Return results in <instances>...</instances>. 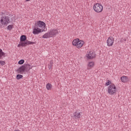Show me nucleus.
<instances>
[{
  "instance_id": "7ed1b4c3",
  "label": "nucleus",
  "mask_w": 131,
  "mask_h": 131,
  "mask_svg": "<svg viewBox=\"0 0 131 131\" xmlns=\"http://www.w3.org/2000/svg\"><path fill=\"white\" fill-rule=\"evenodd\" d=\"M1 25H0V28H3L5 27L4 25H5V26H8V23H10L11 21H10V17L9 16H3L1 17V19L0 20Z\"/></svg>"
},
{
  "instance_id": "9b49d317",
  "label": "nucleus",
  "mask_w": 131,
  "mask_h": 131,
  "mask_svg": "<svg viewBox=\"0 0 131 131\" xmlns=\"http://www.w3.org/2000/svg\"><path fill=\"white\" fill-rule=\"evenodd\" d=\"M81 117V115L80 114V113L78 112H75L74 113V118L75 119H79Z\"/></svg>"
},
{
  "instance_id": "0eeeda50",
  "label": "nucleus",
  "mask_w": 131,
  "mask_h": 131,
  "mask_svg": "<svg viewBox=\"0 0 131 131\" xmlns=\"http://www.w3.org/2000/svg\"><path fill=\"white\" fill-rule=\"evenodd\" d=\"M106 43L108 47H112V46H113V43H114V38L110 37L106 41Z\"/></svg>"
},
{
  "instance_id": "f257e3e1",
  "label": "nucleus",
  "mask_w": 131,
  "mask_h": 131,
  "mask_svg": "<svg viewBox=\"0 0 131 131\" xmlns=\"http://www.w3.org/2000/svg\"><path fill=\"white\" fill-rule=\"evenodd\" d=\"M34 44H35V42L28 41V40H27V37L26 35H23L20 36V41L19 44L17 45V47L18 48H20V47L24 48L25 47H27V46H29V45Z\"/></svg>"
},
{
  "instance_id": "ddd939ff",
  "label": "nucleus",
  "mask_w": 131,
  "mask_h": 131,
  "mask_svg": "<svg viewBox=\"0 0 131 131\" xmlns=\"http://www.w3.org/2000/svg\"><path fill=\"white\" fill-rule=\"evenodd\" d=\"M121 80L122 82H124V83H125L126 82H127L128 81V77H127V76H122L121 77Z\"/></svg>"
},
{
  "instance_id": "2eb2a0df",
  "label": "nucleus",
  "mask_w": 131,
  "mask_h": 131,
  "mask_svg": "<svg viewBox=\"0 0 131 131\" xmlns=\"http://www.w3.org/2000/svg\"><path fill=\"white\" fill-rule=\"evenodd\" d=\"M94 65H95V63L93 61L89 62L88 64V68H87L88 70H90L91 68H93Z\"/></svg>"
},
{
  "instance_id": "5701e85b",
  "label": "nucleus",
  "mask_w": 131,
  "mask_h": 131,
  "mask_svg": "<svg viewBox=\"0 0 131 131\" xmlns=\"http://www.w3.org/2000/svg\"><path fill=\"white\" fill-rule=\"evenodd\" d=\"M110 84H111V81H110V80H108L107 82L106 83V85L108 86Z\"/></svg>"
},
{
  "instance_id": "412c9836",
  "label": "nucleus",
  "mask_w": 131,
  "mask_h": 131,
  "mask_svg": "<svg viewBox=\"0 0 131 131\" xmlns=\"http://www.w3.org/2000/svg\"><path fill=\"white\" fill-rule=\"evenodd\" d=\"M24 62H25L24 59H21L18 62V64H19V65H22V64H24Z\"/></svg>"
},
{
  "instance_id": "4be33fe9",
  "label": "nucleus",
  "mask_w": 131,
  "mask_h": 131,
  "mask_svg": "<svg viewBox=\"0 0 131 131\" xmlns=\"http://www.w3.org/2000/svg\"><path fill=\"white\" fill-rule=\"evenodd\" d=\"M6 64V62L4 61H0V65L4 66Z\"/></svg>"
},
{
  "instance_id": "a211bd4d",
  "label": "nucleus",
  "mask_w": 131,
  "mask_h": 131,
  "mask_svg": "<svg viewBox=\"0 0 131 131\" xmlns=\"http://www.w3.org/2000/svg\"><path fill=\"white\" fill-rule=\"evenodd\" d=\"M46 89L50 91V90H51V89H52V84H50V83H47L46 85Z\"/></svg>"
},
{
  "instance_id": "a878e982",
  "label": "nucleus",
  "mask_w": 131,
  "mask_h": 131,
  "mask_svg": "<svg viewBox=\"0 0 131 131\" xmlns=\"http://www.w3.org/2000/svg\"><path fill=\"white\" fill-rule=\"evenodd\" d=\"M52 66L49 65V69H51V68H52Z\"/></svg>"
},
{
  "instance_id": "aec40b11",
  "label": "nucleus",
  "mask_w": 131,
  "mask_h": 131,
  "mask_svg": "<svg viewBox=\"0 0 131 131\" xmlns=\"http://www.w3.org/2000/svg\"><path fill=\"white\" fill-rule=\"evenodd\" d=\"M21 78H23V75L20 74H17L16 75V79L19 80V79H21Z\"/></svg>"
},
{
  "instance_id": "6ab92c4d",
  "label": "nucleus",
  "mask_w": 131,
  "mask_h": 131,
  "mask_svg": "<svg viewBox=\"0 0 131 131\" xmlns=\"http://www.w3.org/2000/svg\"><path fill=\"white\" fill-rule=\"evenodd\" d=\"M13 25H10L9 26H8L7 29V30H9V31H11V30H12V29H13Z\"/></svg>"
},
{
  "instance_id": "f3484780",
  "label": "nucleus",
  "mask_w": 131,
  "mask_h": 131,
  "mask_svg": "<svg viewBox=\"0 0 131 131\" xmlns=\"http://www.w3.org/2000/svg\"><path fill=\"white\" fill-rule=\"evenodd\" d=\"M5 54L3 52V50L0 49V59L5 58Z\"/></svg>"
},
{
  "instance_id": "f8f14e48",
  "label": "nucleus",
  "mask_w": 131,
  "mask_h": 131,
  "mask_svg": "<svg viewBox=\"0 0 131 131\" xmlns=\"http://www.w3.org/2000/svg\"><path fill=\"white\" fill-rule=\"evenodd\" d=\"M26 71H29L30 69H32L33 66H30L29 64H24Z\"/></svg>"
},
{
  "instance_id": "f03ea898",
  "label": "nucleus",
  "mask_w": 131,
  "mask_h": 131,
  "mask_svg": "<svg viewBox=\"0 0 131 131\" xmlns=\"http://www.w3.org/2000/svg\"><path fill=\"white\" fill-rule=\"evenodd\" d=\"M59 33L58 30L57 29H52L50 30L49 32L45 33L42 36V38H50V37H53V36H56L57 34Z\"/></svg>"
},
{
  "instance_id": "bb28decb",
  "label": "nucleus",
  "mask_w": 131,
  "mask_h": 131,
  "mask_svg": "<svg viewBox=\"0 0 131 131\" xmlns=\"http://www.w3.org/2000/svg\"><path fill=\"white\" fill-rule=\"evenodd\" d=\"M26 2H29V1H30V0H26Z\"/></svg>"
},
{
  "instance_id": "4468645a",
  "label": "nucleus",
  "mask_w": 131,
  "mask_h": 131,
  "mask_svg": "<svg viewBox=\"0 0 131 131\" xmlns=\"http://www.w3.org/2000/svg\"><path fill=\"white\" fill-rule=\"evenodd\" d=\"M83 45H84V41H83V40H80L79 39V41L78 42L77 48L80 49V48H82Z\"/></svg>"
},
{
  "instance_id": "423d86ee",
  "label": "nucleus",
  "mask_w": 131,
  "mask_h": 131,
  "mask_svg": "<svg viewBox=\"0 0 131 131\" xmlns=\"http://www.w3.org/2000/svg\"><path fill=\"white\" fill-rule=\"evenodd\" d=\"M35 26H36L38 28H41V30H42V31H45V29H46V23L42 21L39 20L35 24Z\"/></svg>"
},
{
  "instance_id": "6e6552de",
  "label": "nucleus",
  "mask_w": 131,
  "mask_h": 131,
  "mask_svg": "<svg viewBox=\"0 0 131 131\" xmlns=\"http://www.w3.org/2000/svg\"><path fill=\"white\" fill-rule=\"evenodd\" d=\"M41 30H42L40 28H38V27H36V26H35L33 30V34H39V33L41 32Z\"/></svg>"
},
{
  "instance_id": "dca6fc26",
  "label": "nucleus",
  "mask_w": 131,
  "mask_h": 131,
  "mask_svg": "<svg viewBox=\"0 0 131 131\" xmlns=\"http://www.w3.org/2000/svg\"><path fill=\"white\" fill-rule=\"evenodd\" d=\"M79 40V39L77 38V39H75L73 42H72V45L73 46H75L76 47V48H77V46L78 45V41Z\"/></svg>"
},
{
  "instance_id": "393cba45",
  "label": "nucleus",
  "mask_w": 131,
  "mask_h": 131,
  "mask_svg": "<svg viewBox=\"0 0 131 131\" xmlns=\"http://www.w3.org/2000/svg\"><path fill=\"white\" fill-rule=\"evenodd\" d=\"M53 64H54V62L52 61H50V64L49 65L53 67Z\"/></svg>"
},
{
  "instance_id": "b1692460",
  "label": "nucleus",
  "mask_w": 131,
  "mask_h": 131,
  "mask_svg": "<svg viewBox=\"0 0 131 131\" xmlns=\"http://www.w3.org/2000/svg\"><path fill=\"white\" fill-rule=\"evenodd\" d=\"M121 41L122 42H123V41H126V39H125V38H122L121 39Z\"/></svg>"
},
{
  "instance_id": "20e7f679",
  "label": "nucleus",
  "mask_w": 131,
  "mask_h": 131,
  "mask_svg": "<svg viewBox=\"0 0 131 131\" xmlns=\"http://www.w3.org/2000/svg\"><path fill=\"white\" fill-rule=\"evenodd\" d=\"M117 90H116V86L114 84L110 85L108 87V93L110 95H114L116 94Z\"/></svg>"
},
{
  "instance_id": "1a4fd4ad",
  "label": "nucleus",
  "mask_w": 131,
  "mask_h": 131,
  "mask_svg": "<svg viewBox=\"0 0 131 131\" xmlns=\"http://www.w3.org/2000/svg\"><path fill=\"white\" fill-rule=\"evenodd\" d=\"M87 59H93L96 57V54L93 52V51H90L89 54H86V55Z\"/></svg>"
},
{
  "instance_id": "9d476101",
  "label": "nucleus",
  "mask_w": 131,
  "mask_h": 131,
  "mask_svg": "<svg viewBox=\"0 0 131 131\" xmlns=\"http://www.w3.org/2000/svg\"><path fill=\"white\" fill-rule=\"evenodd\" d=\"M25 71L26 70L24 64L20 67H19L18 69H17V70H16L17 72H19L20 74H22V73H24V72H25Z\"/></svg>"
},
{
  "instance_id": "39448f33",
  "label": "nucleus",
  "mask_w": 131,
  "mask_h": 131,
  "mask_svg": "<svg viewBox=\"0 0 131 131\" xmlns=\"http://www.w3.org/2000/svg\"><path fill=\"white\" fill-rule=\"evenodd\" d=\"M93 9L96 13H101L103 11V6L100 3H96L94 5Z\"/></svg>"
}]
</instances>
